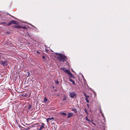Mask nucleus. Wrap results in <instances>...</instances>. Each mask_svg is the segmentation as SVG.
<instances>
[{
  "label": "nucleus",
  "instance_id": "obj_1",
  "mask_svg": "<svg viewBox=\"0 0 130 130\" xmlns=\"http://www.w3.org/2000/svg\"><path fill=\"white\" fill-rule=\"evenodd\" d=\"M57 59L59 61L63 62L66 59V57L63 54H59L57 55Z\"/></svg>",
  "mask_w": 130,
  "mask_h": 130
},
{
  "label": "nucleus",
  "instance_id": "obj_2",
  "mask_svg": "<svg viewBox=\"0 0 130 130\" xmlns=\"http://www.w3.org/2000/svg\"><path fill=\"white\" fill-rule=\"evenodd\" d=\"M67 74H68L70 76V77H71L73 78L74 79L75 78L74 76L72 75V74L71 72L69 70L66 69L64 72Z\"/></svg>",
  "mask_w": 130,
  "mask_h": 130
},
{
  "label": "nucleus",
  "instance_id": "obj_3",
  "mask_svg": "<svg viewBox=\"0 0 130 130\" xmlns=\"http://www.w3.org/2000/svg\"><path fill=\"white\" fill-rule=\"evenodd\" d=\"M76 94L74 92H72L70 93V96L72 98H73L76 96Z\"/></svg>",
  "mask_w": 130,
  "mask_h": 130
},
{
  "label": "nucleus",
  "instance_id": "obj_4",
  "mask_svg": "<svg viewBox=\"0 0 130 130\" xmlns=\"http://www.w3.org/2000/svg\"><path fill=\"white\" fill-rule=\"evenodd\" d=\"M0 63L3 66L6 65L7 64L6 62L5 61L0 60Z\"/></svg>",
  "mask_w": 130,
  "mask_h": 130
},
{
  "label": "nucleus",
  "instance_id": "obj_5",
  "mask_svg": "<svg viewBox=\"0 0 130 130\" xmlns=\"http://www.w3.org/2000/svg\"><path fill=\"white\" fill-rule=\"evenodd\" d=\"M42 124L41 125H40V128L38 129L39 130H42L44 127L45 124L43 123H42Z\"/></svg>",
  "mask_w": 130,
  "mask_h": 130
},
{
  "label": "nucleus",
  "instance_id": "obj_6",
  "mask_svg": "<svg viewBox=\"0 0 130 130\" xmlns=\"http://www.w3.org/2000/svg\"><path fill=\"white\" fill-rule=\"evenodd\" d=\"M73 113H72L69 112L67 118H69L72 116H73Z\"/></svg>",
  "mask_w": 130,
  "mask_h": 130
},
{
  "label": "nucleus",
  "instance_id": "obj_7",
  "mask_svg": "<svg viewBox=\"0 0 130 130\" xmlns=\"http://www.w3.org/2000/svg\"><path fill=\"white\" fill-rule=\"evenodd\" d=\"M69 80L70 82H72V84L74 85H75V83L73 79H72L71 78V77L69 76Z\"/></svg>",
  "mask_w": 130,
  "mask_h": 130
},
{
  "label": "nucleus",
  "instance_id": "obj_8",
  "mask_svg": "<svg viewBox=\"0 0 130 130\" xmlns=\"http://www.w3.org/2000/svg\"><path fill=\"white\" fill-rule=\"evenodd\" d=\"M54 119V118L53 117H51V118H48L46 119V120L47 122H48L52 120H53Z\"/></svg>",
  "mask_w": 130,
  "mask_h": 130
},
{
  "label": "nucleus",
  "instance_id": "obj_9",
  "mask_svg": "<svg viewBox=\"0 0 130 130\" xmlns=\"http://www.w3.org/2000/svg\"><path fill=\"white\" fill-rule=\"evenodd\" d=\"M60 114L64 116H66L67 115V114L66 113L62 112H61L60 113Z\"/></svg>",
  "mask_w": 130,
  "mask_h": 130
},
{
  "label": "nucleus",
  "instance_id": "obj_10",
  "mask_svg": "<svg viewBox=\"0 0 130 130\" xmlns=\"http://www.w3.org/2000/svg\"><path fill=\"white\" fill-rule=\"evenodd\" d=\"M15 27L16 28H21L22 27L20 25H17V26H15Z\"/></svg>",
  "mask_w": 130,
  "mask_h": 130
},
{
  "label": "nucleus",
  "instance_id": "obj_11",
  "mask_svg": "<svg viewBox=\"0 0 130 130\" xmlns=\"http://www.w3.org/2000/svg\"><path fill=\"white\" fill-rule=\"evenodd\" d=\"M84 95L85 96V97L86 98H88L89 97V96L87 95L85 93L84 94Z\"/></svg>",
  "mask_w": 130,
  "mask_h": 130
},
{
  "label": "nucleus",
  "instance_id": "obj_12",
  "mask_svg": "<svg viewBox=\"0 0 130 130\" xmlns=\"http://www.w3.org/2000/svg\"><path fill=\"white\" fill-rule=\"evenodd\" d=\"M61 69L63 70L64 72L67 69L64 67H62L61 68Z\"/></svg>",
  "mask_w": 130,
  "mask_h": 130
},
{
  "label": "nucleus",
  "instance_id": "obj_13",
  "mask_svg": "<svg viewBox=\"0 0 130 130\" xmlns=\"http://www.w3.org/2000/svg\"><path fill=\"white\" fill-rule=\"evenodd\" d=\"M85 119L86 120L90 122H91L90 120L87 117H85Z\"/></svg>",
  "mask_w": 130,
  "mask_h": 130
},
{
  "label": "nucleus",
  "instance_id": "obj_14",
  "mask_svg": "<svg viewBox=\"0 0 130 130\" xmlns=\"http://www.w3.org/2000/svg\"><path fill=\"white\" fill-rule=\"evenodd\" d=\"M55 83L56 84H59V82L58 81V80H56L55 81Z\"/></svg>",
  "mask_w": 130,
  "mask_h": 130
},
{
  "label": "nucleus",
  "instance_id": "obj_15",
  "mask_svg": "<svg viewBox=\"0 0 130 130\" xmlns=\"http://www.w3.org/2000/svg\"><path fill=\"white\" fill-rule=\"evenodd\" d=\"M12 24V21H10L9 23H8V25H10V24Z\"/></svg>",
  "mask_w": 130,
  "mask_h": 130
},
{
  "label": "nucleus",
  "instance_id": "obj_16",
  "mask_svg": "<svg viewBox=\"0 0 130 130\" xmlns=\"http://www.w3.org/2000/svg\"><path fill=\"white\" fill-rule=\"evenodd\" d=\"M12 22L13 24H15L16 23V21H12Z\"/></svg>",
  "mask_w": 130,
  "mask_h": 130
},
{
  "label": "nucleus",
  "instance_id": "obj_17",
  "mask_svg": "<svg viewBox=\"0 0 130 130\" xmlns=\"http://www.w3.org/2000/svg\"><path fill=\"white\" fill-rule=\"evenodd\" d=\"M47 101V99L46 98V97H45V98H44V101H45V102H46Z\"/></svg>",
  "mask_w": 130,
  "mask_h": 130
},
{
  "label": "nucleus",
  "instance_id": "obj_18",
  "mask_svg": "<svg viewBox=\"0 0 130 130\" xmlns=\"http://www.w3.org/2000/svg\"><path fill=\"white\" fill-rule=\"evenodd\" d=\"M85 100L87 103H88L89 102V101L87 98H86Z\"/></svg>",
  "mask_w": 130,
  "mask_h": 130
},
{
  "label": "nucleus",
  "instance_id": "obj_19",
  "mask_svg": "<svg viewBox=\"0 0 130 130\" xmlns=\"http://www.w3.org/2000/svg\"><path fill=\"white\" fill-rule=\"evenodd\" d=\"M31 107V106L30 105H29L28 106V109H30Z\"/></svg>",
  "mask_w": 130,
  "mask_h": 130
},
{
  "label": "nucleus",
  "instance_id": "obj_20",
  "mask_svg": "<svg viewBox=\"0 0 130 130\" xmlns=\"http://www.w3.org/2000/svg\"><path fill=\"white\" fill-rule=\"evenodd\" d=\"M100 112L101 113H102V117H104V116H103V113H102V111L101 110L100 111Z\"/></svg>",
  "mask_w": 130,
  "mask_h": 130
},
{
  "label": "nucleus",
  "instance_id": "obj_21",
  "mask_svg": "<svg viewBox=\"0 0 130 130\" xmlns=\"http://www.w3.org/2000/svg\"><path fill=\"white\" fill-rule=\"evenodd\" d=\"M85 111L86 112L87 114H88V113H87V110L86 109H85Z\"/></svg>",
  "mask_w": 130,
  "mask_h": 130
},
{
  "label": "nucleus",
  "instance_id": "obj_22",
  "mask_svg": "<svg viewBox=\"0 0 130 130\" xmlns=\"http://www.w3.org/2000/svg\"><path fill=\"white\" fill-rule=\"evenodd\" d=\"M42 58L43 59H45V56H42Z\"/></svg>",
  "mask_w": 130,
  "mask_h": 130
},
{
  "label": "nucleus",
  "instance_id": "obj_23",
  "mask_svg": "<svg viewBox=\"0 0 130 130\" xmlns=\"http://www.w3.org/2000/svg\"><path fill=\"white\" fill-rule=\"evenodd\" d=\"M37 52L38 53H39V54L40 53L38 51H37Z\"/></svg>",
  "mask_w": 130,
  "mask_h": 130
},
{
  "label": "nucleus",
  "instance_id": "obj_24",
  "mask_svg": "<svg viewBox=\"0 0 130 130\" xmlns=\"http://www.w3.org/2000/svg\"><path fill=\"white\" fill-rule=\"evenodd\" d=\"M92 124L94 125H95V124H94V123H92Z\"/></svg>",
  "mask_w": 130,
  "mask_h": 130
},
{
  "label": "nucleus",
  "instance_id": "obj_25",
  "mask_svg": "<svg viewBox=\"0 0 130 130\" xmlns=\"http://www.w3.org/2000/svg\"><path fill=\"white\" fill-rule=\"evenodd\" d=\"M87 105L88 107H89V105L88 104H87Z\"/></svg>",
  "mask_w": 130,
  "mask_h": 130
},
{
  "label": "nucleus",
  "instance_id": "obj_26",
  "mask_svg": "<svg viewBox=\"0 0 130 130\" xmlns=\"http://www.w3.org/2000/svg\"><path fill=\"white\" fill-rule=\"evenodd\" d=\"M54 88V87H53V88Z\"/></svg>",
  "mask_w": 130,
  "mask_h": 130
},
{
  "label": "nucleus",
  "instance_id": "obj_27",
  "mask_svg": "<svg viewBox=\"0 0 130 130\" xmlns=\"http://www.w3.org/2000/svg\"><path fill=\"white\" fill-rule=\"evenodd\" d=\"M64 100H65L64 99H63V101H64Z\"/></svg>",
  "mask_w": 130,
  "mask_h": 130
},
{
  "label": "nucleus",
  "instance_id": "obj_28",
  "mask_svg": "<svg viewBox=\"0 0 130 130\" xmlns=\"http://www.w3.org/2000/svg\"><path fill=\"white\" fill-rule=\"evenodd\" d=\"M39 130L38 129V130Z\"/></svg>",
  "mask_w": 130,
  "mask_h": 130
}]
</instances>
